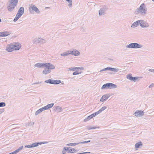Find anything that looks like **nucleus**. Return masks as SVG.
Listing matches in <instances>:
<instances>
[{
    "instance_id": "nucleus-1",
    "label": "nucleus",
    "mask_w": 154,
    "mask_h": 154,
    "mask_svg": "<svg viewBox=\"0 0 154 154\" xmlns=\"http://www.w3.org/2000/svg\"><path fill=\"white\" fill-rule=\"evenodd\" d=\"M147 11V9L145 4L143 3L135 11V13L137 14H140L143 16H145L146 14Z\"/></svg>"
},
{
    "instance_id": "nucleus-2",
    "label": "nucleus",
    "mask_w": 154,
    "mask_h": 154,
    "mask_svg": "<svg viewBox=\"0 0 154 154\" xmlns=\"http://www.w3.org/2000/svg\"><path fill=\"white\" fill-rule=\"evenodd\" d=\"M11 2L9 6L8 7V9L9 11H11L17 5L18 2V0H10Z\"/></svg>"
},
{
    "instance_id": "nucleus-3",
    "label": "nucleus",
    "mask_w": 154,
    "mask_h": 154,
    "mask_svg": "<svg viewBox=\"0 0 154 154\" xmlns=\"http://www.w3.org/2000/svg\"><path fill=\"white\" fill-rule=\"evenodd\" d=\"M117 87V86L114 84L111 83H108L105 84L103 85L101 89H112L116 88Z\"/></svg>"
},
{
    "instance_id": "nucleus-4",
    "label": "nucleus",
    "mask_w": 154,
    "mask_h": 154,
    "mask_svg": "<svg viewBox=\"0 0 154 154\" xmlns=\"http://www.w3.org/2000/svg\"><path fill=\"white\" fill-rule=\"evenodd\" d=\"M143 46L137 43H131L126 46L127 48H139L142 47Z\"/></svg>"
},
{
    "instance_id": "nucleus-5",
    "label": "nucleus",
    "mask_w": 154,
    "mask_h": 154,
    "mask_svg": "<svg viewBox=\"0 0 154 154\" xmlns=\"http://www.w3.org/2000/svg\"><path fill=\"white\" fill-rule=\"evenodd\" d=\"M45 82L51 84L57 85L61 82V81L60 80H55L51 79L47 80L45 81Z\"/></svg>"
},
{
    "instance_id": "nucleus-6",
    "label": "nucleus",
    "mask_w": 154,
    "mask_h": 154,
    "mask_svg": "<svg viewBox=\"0 0 154 154\" xmlns=\"http://www.w3.org/2000/svg\"><path fill=\"white\" fill-rule=\"evenodd\" d=\"M46 143V142H35L34 143L30 145H26L25 147L26 148H28L34 147L38 146L39 145H41L42 144H45Z\"/></svg>"
},
{
    "instance_id": "nucleus-7",
    "label": "nucleus",
    "mask_w": 154,
    "mask_h": 154,
    "mask_svg": "<svg viewBox=\"0 0 154 154\" xmlns=\"http://www.w3.org/2000/svg\"><path fill=\"white\" fill-rule=\"evenodd\" d=\"M33 42L35 44H42L45 43L46 40L45 39L41 38H36L33 39Z\"/></svg>"
},
{
    "instance_id": "nucleus-8",
    "label": "nucleus",
    "mask_w": 154,
    "mask_h": 154,
    "mask_svg": "<svg viewBox=\"0 0 154 154\" xmlns=\"http://www.w3.org/2000/svg\"><path fill=\"white\" fill-rule=\"evenodd\" d=\"M139 24L142 28H147L149 27V24L143 20H140Z\"/></svg>"
},
{
    "instance_id": "nucleus-9",
    "label": "nucleus",
    "mask_w": 154,
    "mask_h": 154,
    "mask_svg": "<svg viewBox=\"0 0 154 154\" xmlns=\"http://www.w3.org/2000/svg\"><path fill=\"white\" fill-rule=\"evenodd\" d=\"M108 9L106 6L104 5L103 8H101L99 10V14L100 16L104 15L105 12Z\"/></svg>"
},
{
    "instance_id": "nucleus-10",
    "label": "nucleus",
    "mask_w": 154,
    "mask_h": 154,
    "mask_svg": "<svg viewBox=\"0 0 154 154\" xmlns=\"http://www.w3.org/2000/svg\"><path fill=\"white\" fill-rule=\"evenodd\" d=\"M69 52L70 54H71L75 56H78L80 55V52L76 49H72L70 50H69Z\"/></svg>"
},
{
    "instance_id": "nucleus-11",
    "label": "nucleus",
    "mask_w": 154,
    "mask_h": 154,
    "mask_svg": "<svg viewBox=\"0 0 154 154\" xmlns=\"http://www.w3.org/2000/svg\"><path fill=\"white\" fill-rule=\"evenodd\" d=\"M47 63H38L35 65V67L43 68L46 67Z\"/></svg>"
},
{
    "instance_id": "nucleus-12",
    "label": "nucleus",
    "mask_w": 154,
    "mask_h": 154,
    "mask_svg": "<svg viewBox=\"0 0 154 154\" xmlns=\"http://www.w3.org/2000/svg\"><path fill=\"white\" fill-rule=\"evenodd\" d=\"M126 78L130 80L133 81L134 82H136V80L138 79V77H133L132 76L131 74H128L126 76Z\"/></svg>"
},
{
    "instance_id": "nucleus-13",
    "label": "nucleus",
    "mask_w": 154,
    "mask_h": 154,
    "mask_svg": "<svg viewBox=\"0 0 154 154\" xmlns=\"http://www.w3.org/2000/svg\"><path fill=\"white\" fill-rule=\"evenodd\" d=\"M144 112L143 111L140 110H137L134 113L135 116L137 117H140L144 115Z\"/></svg>"
},
{
    "instance_id": "nucleus-14",
    "label": "nucleus",
    "mask_w": 154,
    "mask_h": 154,
    "mask_svg": "<svg viewBox=\"0 0 154 154\" xmlns=\"http://www.w3.org/2000/svg\"><path fill=\"white\" fill-rule=\"evenodd\" d=\"M109 94H106L102 96L100 98V101L102 102H103L106 100L110 97Z\"/></svg>"
},
{
    "instance_id": "nucleus-15",
    "label": "nucleus",
    "mask_w": 154,
    "mask_h": 154,
    "mask_svg": "<svg viewBox=\"0 0 154 154\" xmlns=\"http://www.w3.org/2000/svg\"><path fill=\"white\" fill-rule=\"evenodd\" d=\"M14 45H8L6 47V50L8 52H12L14 50Z\"/></svg>"
},
{
    "instance_id": "nucleus-16",
    "label": "nucleus",
    "mask_w": 154,
    "mask_h": 154,
    "mask_svg": "<svg viewBox=\"0 0 154 154\" xmlns=\"http://www.w3.org/2000/svg\"><path fill=\"white\" fill-rule=\"evenodd\" d=\"M11 32L8 31L0 32V37H5L8 35Z\"/></svg>"
},
{
    "instance_id": "nucleus-17",
    "label": "nucleus",
    "mask_w": 154,
    "mask_h": 154,
    "mask_svg": "<svg viewBox=\"0 0 154 154\" xmlns=\"http://www.w3.org/2000/svg\"><path fill=\"white\" fill-rule=\"evenodd\" d=\"M46 66V67H47L50 70L54 69L55 68V66L54 65L49 63H47Z\"/></svg>"
},
{
    "instance_id": "nucleus-18",
    "label": "nucleus",
    "mask_w": 154,
    "mask_h": 154,
    "mask_svg": "<svg viewBox=\"0 0 154 154\" xmlns=\"http://www.w3.org/2000/svg\"><path fill=\"white\" fill-rule=\"evenodd\" d=\"M31 9H32V10L34 11L37 13H39L40 12V11H39L38 9L35 5H33L32 7L31 6L29 8V10L30 11H31Z\"/></svg>"
},
{
    "instance_id": "nucleus-19",
    "label": "nucleus",
    "mask_w": 154,
    "mask_h": 154,
    "mask_svg": "<svg viewBox=\"0 0 154 154\" xmlns=\"http://www.w3.org/2000/svg\"><path fill=\"white\" fill-rule=\"evenodd\" d=\"M45 67V68L42 71V73L43 74L47 75L51 72V70L49 69L47 67Z\"/></svg>"
},
{
    "instance_id": "nucleus-20",
    "label": "nucleus",
    "mask_w": 154,
    "mask_h": 154,
    "mask_svg": "<svg viewBox=\"0 0 154 154\" xmlns=\"http://www.w3.org/2000/svg\"><path fill=\"white\" fill-rule=\"evenodd\" d=\"M139 24V20H137L133 23L131 25V27L133 28H134L137 27Z\"/></svg>"
},
{
    "instance_id": "nucleus-21",
    "label": "nucleus",
    "mask_w": 154,
    "mask_h": 154,
    "mask_svg": "<svg viewBox=\"0 0 154 154\" xmlns=\"http://www.w3.org/2000/svg\"><path fill=\"white\" fill-rule=\"evenodd\" d=\"M54 103H50L43 107L45 110H46L52 108L54 106Z\"/></svg>"
},
{
    "instance_id": "nucleus-22",
    "label": "nucleus",
    "mask_w": 154,
    "mask_h": 154,
    "mask_svg": "<svg viewBox=\"0 0 154 154\" xmlns=\"http://www.w3.org/2000/svg\"><path fill=\"white\" fill-rule=\"evenodd\" d=\"M24 12V8L23 7H21L19 9L17 13L22 15Z\"/></svg>"
},
{
    "instance_id": "nucleus-23",
    "label": "nucleus",
    "mask_w": 154,
    "mask_h": 154,
    "mask_svg": "<svg viewBox=\"0 0 154 154\" xmlns=\"http://www.w3.org/2000/svg\"><path fill=\"white\" fill-rule=\"evenodd\" d=\"M143 143L142 142L140 141L136 143L135 144V147L136 148H140V146H142Z\"/></svg>"
},
{
    "instance_id": "nucleus-24",
    "label": "nucleus",
    "mask_w": 154,
    "mask_h": 154,
    "mask_svg": "<svg viewBox=\"0 0 154 154\" xmlns=\"http://www.w3.org/2000/svg\"><path fill=\"white\" fill-rule=\"evenodd\" d=\"M45 109L44 108V107H42L41 108H40L38 110H37L35 113V116L37 115L38 114L40 113L43 111L45 110Z\"/></svg>"
},
{
    "instance_id": "nucleus-25",
    "label": "nucleus",
    "mask_w": 154,
    "mask_h": 154,
    "mask_svg": "<svg viewBox=\"0 0 154 154\" xmlns=\"http://www.w3.org/2000/svg\"><path fill=\"white\" fill-rule=\"evenodd\" d=\"M72 148L71 147H64V149H65L68 152L72 153Z\"/></svg>"
},
{
    "instance_id": "nucleus-26",
    "label": "nucleus",
    "mask_w": 154,
    "mask_h": 154,
    "mask_svg": "<svg viewBox=\"0 0 154 154\" xmlns=\"http://www.w3.org/2000/svg\"><path fill=\"white\" fill-rule=\"evenodd\" d=\"M54 110H55L57 112H60L62 111V108L61 107L59 106H56L55 107Z\"/></svg>"
},
{
    "instance_id": "nucleus-27",
    "label": "nucleus",
    "mask_w": 154,
    "mask_h": 154,
    "mask_svg": "<svg viewBox=\"0 0 154 154\" xmlns=\"http://www.w3.org/2000/svg\"><path fill=\"white\" fill-rule=\"evenodd\" d=\"M14 50H19L21 47V44L18 43V44L17 45H14Z\"/></svg>"
},
{
    "instance_id": "nucleus-28",
    "label": "nucleus",
    "mask_w": 154,
    "mask_h": 154,
    "mask_svg": "<svg viewBox=\"0 0 154 154\" xmlns=\"http://www.w3.org/2000/svg\"><path fill=\"white\" fill-rule=\"evenodd\" d=\"M69 51H67L66 52H64L62 54H60V55L61 56L65 57V56H67L68 55H69Z\"/></svg>"
},
{
    "instance_id": "nucleus-29",
    "label": "nucleus",
    "mask_w": 154,
    "mask_h": 154,
    "mask_svg": "<svg viewBox=\"0 0 154 154\" xmlns=\"http://www.w3.org/2000/svg\"><path fill=\"white\" fill-rule=\"evenodd\" d=\"M93 117L91 116V115H90L89 116H88L86 119H85L84 120V122H86L88 120H90V119H91Z\"/></svg>"
},
{
    "instance_id": "nucleus-30",
    "label": "nucleus",
    "mask_w": 154,
    "mask_h": 154,
    "mask_svg": "<svg viewBox=\"0 0 154 154\" xmlns=\"http://www.w3.org/2000/svg\"><path fill=\"white\" fill-rule=\"evenodd\" d=\"M110 71L116 72H118L119 71H120L119 69H116L111 67L110 68Z\"/></svg>"
},
{
    "instance_id": "nucleus-31",
    "label": "nucleus",
    "mask_w": 154,
    "mask_h": 154,
    "mask_svg": "<svg viewBox=\"0 0 154 154\" xmlns=\"http://www.w3.org/2000/svg\"><path fill=\"white\" fill-rule=\"evenodd\" d=\"M97 128H99V127H97L96 126L93 127L92 126H90L89 127H87V129L88 130H90L92 129H96Z\"/></svg>"
},
{
    "instance_id": "nucleus-32",
    "label": "nucleus",
    "mask_w": 154,
    "mask_h": 154,
    "mask_svg": "<svg viewBox=\"0 0 154 154\" xmlns=\"http://www.w3.org/2000/svg\"><path fill=\"white\" fill-rule=\"evenodd\" d=\"M79 144V143H70L67 144V145L68 146H74L77 145H78Z\"/></svg>"
},
{
    "instance_id": "nucleus-33",
    "label": "nucleus",
    "mask_w": 154,
    "mask_h": 154,
    "mask_svg": "<svg viewBox=\"0 0 154 154\" xmlns=\"http://www.w3.org/2000/svg\"><path fill=\"white\" fill-rule=\"evenodd\" d=\"M106 108V107L105 106H104L102 107L98 111V112L100 113L101 112H102Z\"/></svg>"
},
{
    "instance_id": "nucleus-34",
    "label": "nucleus",
    "mask_w": 154,
    "mask_h": 154,
    "mask_svg": "<svg viewBox=\"0 0 154 154\" xmlns=\"http://www.w3.org/2000/svg\"><path fill=\"white\" fill-rule=\"evenodd\" d=\"M81 72H79V70H76L75 72H74L73 73V75H76L79 74H81Z\"/></svg>"
},
{
    "instance_id": "nucleus-35",
    "label": "nucleus",
    "mask_w": 154,
    "mask_h": 154,
    "mask_svg": "<svg viewBox=\"0 0 154 154\" xmlns=\"http://www.w3.org/2000/svg\"><path fill=\"white\" fill-rule=\"evenodd\" d=\"M100 114L99 112H98V111L97 112H96L94 113L91 114V116L93 118V117H95L98 114Z\"/></svg>"
},
{
    "instance_id": "nucleus-36",
    "label": "nucleus",
    "mask_w": 154,
    "mask_h": 154,
    "mask_svg": "<svg viewBox=\"0 0 154 154\" xmlns=\"http://www.w3.org/2000/svg\"><path fill=\"white\" fill-rule=\"evenodd\" d=\"M6 106V104L5 102H0V107H4Z\"/></svg>"
},
{
    "instance_id": "nucleus-37",
    "label": "nucleus",
    "mask_w": 154,
    "mask_h": 154,
    "mask_svg": "<svg viewBox=\"0 0 154 154\" xmlns=\"http://www.w3.org/2000/svg\"><path fill=\"white\" fill-rule=\"evenodd\" d=\"M77 67H71V68H69V70H71V71L72 70V71H74L76 69H77Z\"/></svg>"
},
{
    "instance_id": "nucleus-38",
    "label": "nucleus",
    "mask_w": 154,
    "mask_h": 154,
    "mask_svg": "<svg viewBox=\"0 0 154 154\" xmlns=\"http://www.w3.org/2000/svg\"><path fill=\"white\" fill-rule=\"evenodd\" d=\"M23 146H22L20 147H19L17 149H16V150L17 151V152H18L19 151H20L23 149Z\"/></svg>"
},
{
    "instance_id": "nucleus-39",
    "label": "nucleus",
    "mask_w": 154,
    "mask_h": 154,
    "mask_svg": "<svg viewBox=\"0 0 154 154\" xmlns=\"http://www.w3.org/2000/svg\"><path fill=\"white\" fill-rule=\"evenodd\" d=\"M110 67H107L106 68H105L104 69V71H106V70H109L110 71Z\"/></svg>"
},
{
    "instance_id": "nucleus-40",
    "label": "nucleus",
    "mask_w": 154,
    "mask_h": 154,
    "mask_svg": "<svg viewBox=\"0 0 154 154\" xmlns=\"http://www.w3.org/2000/svg\"><path fill=\"white\" fill-rule=\"evenodd\" d=\"M72 153L76 152L78 151V150H77L76 149L74 148H72Z\"/></svg>"
},
{
    "instance_id": "nucleus-41",
    "label": "nucleus",
    "mask_w": 154,
    "mask_h": 154,
    "mask_svg": "<svg viewBox=\"0 0 154 154\" xmlns=\"http://www.w3.org/2000/svg\"><path fill=\"white\" fill-rule=\"evenodd\" d=\"M80 30L82 31V32L85 31V28L83 26H81L80 28Z\"/></svg>"
},
{
    "instance_id": "nucleus-42",
    "label": "nucleus",
    "mask_w": 154,
    "mask_h": 154,
    "mask_svg": "<svg viewBox=\"0 0 154 154\" xmlns=\"http://www.w3.org/2000/svg\"><path fill=\"white\" fill-rule=\"evenodd\" d=\"M77 69H78V70L79 69H80V70H83L84 69V68L83 67H77Z\"/></svg>"
},
{
    "instance_id": "nucleus-43",
    "label": "nucleus",
    "mask_w": 154,
    "mask_h": 154,
    "mask_svg": "<svg viewBox=\"0 0 154 154\" xmlns=\"http://www.w3.org/2000/svg\"><path fill=\"white\" fill-rule=\"evenodd\" d=\"M21 16H22V15H21L20 14H19L18 13H17L16 16L19 19L20 18V17H21Z\"/></svg>"
},
{
    "instance_id": "nucleus-44",
    "label": "nucleus",
    "mask_w": 154,
    "mask_h": 154,
    "mask_svg": "<svg viewBox=\"0 0 154 154\" xmlns=\"http://www.w3.org/2000/svg\"><path fill=\"white\" fill-rule=\"evenodd\" d=\"M69 3L68 5V6L69 7H71L72 6V1L71 2H69Z\"/></svg>"
},
{
    "instance_id": "nucleus-45",
    "label": "nucleus",
    "mask_w": 154,
    "mask_h": 154,
    "mask_svg": "<svg viewBox=\"0 0 154 154\" xmlns=\"http://www.w3.org/2000/svg\"><path fill=\"white\" fill-rule=\"evenodd\" d=\"M4 111V109H0V114L2 113Z\"/></svg>"
},
{
    "instance_id": "nucleus-46",
    "label": "nucleus",
    "mask_w": 154,
    "mask_h": 154,
    "mask_svg": "<svg viewBox=\"0 0 154 154\" xmlns=\"http://www.w3.org/2000/svg\"><path fill=\"white\" fill-rule=\"evenodd\" d=\"M19 19V18H18L17 17H15V18L14 19L13 21L14 22H16L17 21V20Z\"/></svg>"
},
{
    "instance_id": "nucleus-47",
    "label": "nucleus",
    "mask_w": 154,
    "mask_h": 154,
    "mask_svg": "<svg viewBox=\"0 0 154 154\" xmlns=\"http://www.w3.org/2000/svg\"><path fill=\"white\" fill-rule=\"evenodd\" d=\"M154 86V84L153 83H152L149 86V88H150Z\"/></svg>"
},
{
    "instance_id": "nucleus-48",
    "label": "nucleus",
    "mask_w": 154,
    "mask_h": 154,
    "mask_svg": "<svg viewBox=\"0 0 154 154\" xmlns=\"http://www.w3.org/2000/svg\"><path fill=\"white\" fill-rule=\"evenodd\" d=\"M18 152H17V151L16 150H15L14 151L11 152V154H16Z\"/></svg>"
},
{
    "instance_id": "nucleus-49",
    "label": "nucleus",
    "mask_w": 154,
    "mask_h": 154,
    "mask_svg": "<svg viewBox=\"0 0 154 154\" xmlns=\"http://www.w3.org/2000/svg\"><path fill=\"white\" fill-rule=\"evenodd\" d=\"M66 150L65 149H63L62 151V154H65L66 153Z\"/></svg>"
},
{
    "instance_id": "nucleus-50",
    "label": "nucleus",
    "mask_w": 154,
    "mask_h": 154,
    "mask_svg": "<svg viewBox=\"0 0 154 154\" xmlns=\"http://www.w3.org/2000/svg\"><path fill=\"white\" fill-rule=\"evenodd\" d=\"M149 71L150 72H152L154 73V69H149Z\"/></svg>"
},
{
    "instance_id": "nucleus-51",
    "label": "nucleus",
    "mask_w": 154,
    "mask_h": 154,
    "mask_svg": "<svg viewBox=\"0 0 154 154\" xmlns=\"http://www.w3.org/2000/svg\"><path fill=\"white\" fill-rule=\"evenodd\" d=\"M77 79V77H76V76H74V77H73L71 78V79H70V81H72V79Z\"/></svg>"
},
{
    "instance_id": "nucleus-52",
    "label": "nucleus",
    "mask_w": 154,
    "mask_h": 154,
    "mask_svg": "<svg viewBox=\"0 0 154 154\" xmlns=\"http://www.w3.org/2000/svg\"><path fill=\"white\" fill-rule=\"evenodd\" d=\"M79 144H84V143H87V141H83V142H79Z\"/></svg>"
},
{
    "instance_id": "nucleus-53",
    "label": "nucleus",
    "mask_w": 154,
    "mask_h": 154,
    "mask_svg": "<svg viewBox=\"0 0 154 154\" xmlns=\"http://www.w3.org/2000/svg\"><path fill=\"white\" fill-rule=\"evenodd\" d=\"M40 83H41V82H38L33 83L32 84V85H34L35 84H38Z\"/></svg>"
},
{
    "instance_id": "nucleus-54",
    "label": "nucleus",
    "mask_w": 154,
    "mask_h": 154,
    "mask_svg": "<svg viewBox=\"0 0 154 154\" xmlns=\"http://www.w3.org/2000/svg\"><path fill=\"white\" fill-rule=\"evenodd\" d=\"M66 1L69 2H71V1H72V0H66Z\"/></svg>"
},
{
    "instance_id": "nucleus-55",
    "label": "nucleus",
    "mask_w": 154,
    "mask_h": 154,
    "mask_svg": "<svg viewBox=\"0 0 154 154\" xmlns=\"http://www.w3.org/2000/svg\"><path fill=\"white\" fill-rule=\"evenodd\" d=\"M102 71H104V69H102V70H101L100 71V72H102Z\"/></svg>"
},
{
    "instance_id": "nucleus-56",
    "label": "nucleus",
    "mask_w": 154,
    "mask_h": 154,
    "mask_svg": "<svg viewBox=\"0 0 154 154\" xmlns=\"http://www.w3.org/2000/svg\"><path fill=\"white\" fill-rule=\"evenodd\" d=\"M87 142L88 143H89V142H91V140H89L87 141Z\"/></svg>"
},
{
    "instance_id": "nucleus-57",
    "label": "nucleus",
    "mask_w": 154,
    "mask_h": 154,
    "mask_svg": "<svg viewBox=\"0 0 154 154\" xmlns=\"http://www.w3.org/2000/svg\"><path fill=\"white\" fill-rule=\"evenodd\" d=\"M64 84V83H63V82L62 83V85H63V84Z\"/></svg>"
},
{
    "instance_id": "nucleus-58",
    "label": "nucleus",
    "mask_w": 154,
    "mask_h": 154,
    "mask_svg": "<svg viewBox=\"0 0 154 154\" xmlns=\"http://www.w3.org/2000/svg\"><path fill=\"white\" fill-rule=\"evenodd\" d=\"M1 22V20L0 19V22Z\"/></svg>"
},
{
    "instance_id": "nucleus-59",
    "label": "nucleus",
    "mask_w": 154,
    "mask_h": 154,
    "mask_svg": "<svg viewBox=\"0 0 154 154\" xmlns=\"http://www.w3.org/2000/svg\"><path fill=\"white\" fill-rule=\"evenodd\" d=\"M32 124L33 125V124H34V123H33H33H32Z\"/></svg>"
},
{
    "instance_id": "nucleus-60",
    "label": "nucleus",
    "mask_w": 154,
    "mask_h": 154,
    "mask_svg": "<svg viewBox=\"0 0 154 154\" xmlns=\"http://www.w3.org/2000/svg\"><path fill=\"white\" fill-rule=\"evenodd\" d=\"M32 124L33 125V124H34V123H33H33H32Z\"/></svg>"
},
{
    "instance_id": "nucleus-61",
    "label": "nucleus",
    "mask_w": 154,
    "mask_h": 154,
    "mask_svg": "<svg viewBox=\"0 0 154 154\" xmlns=\"http://www.w3.org/2000/svg\"><path fill=\"white\" fill-rule=\"evenodd\" d=\"M153 2H154V0H152Z\"/></svg>"
}]
</instances>
